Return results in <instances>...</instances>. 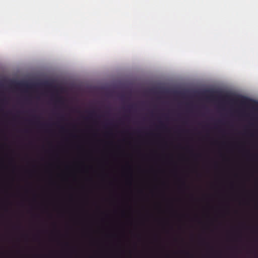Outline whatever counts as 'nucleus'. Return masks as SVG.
I'll list each match as a JSON object with an SVG mask.
<instances>
[{
    "mask_svg": "<svg viewBox=\"0 0 258 258\" xmlns=\"http://www.w3.org/2000/svg\"><path fill=\"white\" fill-rule=\"evenodd\" d=\"M93 113H94V112H90V113H89L90 115L91 116V115H92Z\"/></svg>",
    "mask_w": 258,
    "mask_h": 258,
    "instance_id": "nucleus-4",
    "label": "nucleus"
},
{
    "mask_svg": "<svg viewBox=\"0 0 258 258\" xmlns=\"http://www.w3.org/2000/svg\"><path fill=\"white\" fill-rule=\"evenodd\" d=\"M236 101H239L241 104L242 105H251V104H258V102L256 101L249 99L247 97L241 96L240 97V99H238V98H236L235 99Z\"/></svg>",
    "mask_w": 258,
    "mask_h": 258,
    "instance_id": "nucleus-1",
    "label": "nucleus"
},
{
    "mask_svg": "<svg viewBox=\"0 0 258 258\" xmlns=\"http://www.w3.org/2000/svg\"><path fill=\"white\" fill-rule=\"evenodd\" d=\"M229 95H226V97H227V98H229Z\"/></svg>",
    "mask_w": 258,
    "mask_h": 258,
    "instance_id": "nucleus-5",
    "label": "nucleus"
},
{
    "mask_svg": "<svg viewBox=\"0 0 258 258\" xmlns=\"http://www.w3.org/2000/svg\"><path fill=\"white\" fill-rule=\"evenodd\" d=\"M159 127V128H162V129L165 128V126L162 122H160V125Z\"/></svg>",
    "mask_w": 258,
    "mask_h": 258,
    "instance_id": "nucleus-2",
    "label": "nucleus"
},
{
    "mask_svg": "<svg viewBox=\"0 0 258 258\" xmlns=\"http://www.w3.org/2000/svg\"><path fill=\"white\" fill-rule=\"evenodd\" d=\"M132 107H133V106H132V105H129V106H128V108H132Z\"/></svg>",
    "mask_w": 258,
    "mask_h": 258,
    "instance_id": "nucleus-3",
    "label": "nucleus"
}]
</instances>
